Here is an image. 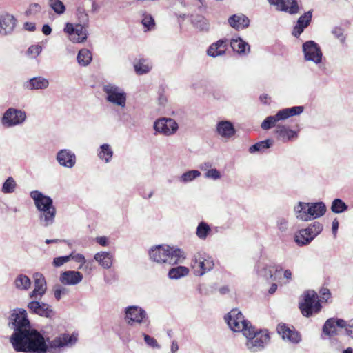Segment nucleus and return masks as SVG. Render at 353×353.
<instances>
[{
	"label": "nucleus",
	"mask_w": 353,
	"mask_h": 353,
	"mask_svg": "<svg viewBox=\"0 0 353 353\" xmlns=\"http://www.w3.org/2000/svg\"><path fill=\"white\" fill-rule=\"evenodd\" d=\"M49 86V81L43 77H36L24 82L23 88L27 90H45Z\"/></svg>",
	"instance_id": "nucleus-28"
},
{
	"label": "nucleus",
	"mask_w": 353,
	"mask_h": 353,
	"mask_svg": "<svg viewBox=\"0 0 353 353\" xmlns=\"http://www.w3.org/2000/svg\"><path fill=\"white\" fill-rule=\"evenodd\" d=\"M143 336L144 337V341H145V343L148 346L153 347V348H159L160 347L157 340L154 337H152L148 334H144V333H143Z\"/></svg>",
	"instance_id": "nucleus-52"
},
{
	"label": "nucleus",
	"mask_w": 353,
	"mask_h": 353,
	"mask_svg": "<svg viewBox=\"0 0 353 353\" xmlns=\"http://www.w3.org/2000/svg\"><path fill=\"white\" fill-rule=\"evenodd\" d=\"M96 241L102 246H106L108 239L106 236H99L96 238Z\"/></svg>",
	"instance_id": "nucleus-62"
},
{
	"label": "nucleus",
	"mask_w": 353,
	"mask_h": 353,
	"mask_svg": "<svg viewBox=\"0 0 353 353\" xmlns=\"http://www.w3.org/2000/svg\"><path fill=\"white\" fill-rule=\"evenodd\" d=\"M277 332L284 340H287L292 343H299L301 340V335L297 331L294 329H291L285 325H279Z\"/></svg>",
	"instance_id": "nucleus-22"
},
{
	"label": "nucleus",
	"mask_w": 353,
	"mask_h": 353,
	"mask_svg": "<svg viewBox=\"0 0 353 353\" xmlns=\"http://www.w3.org/2000/svg\"><path fill=\"white\" fill-rule=\"evenodd\" d=\"M63 31L68 35L69 39L73 43L84 42L88 37L87 27L82 24L67 23Z\"/></svg>",
	"instance_id": "nucleus-11"
},
{
	"label": "nucleus",
	"mask_w": 353,
	"mask_h": 353,
	"mask_svg": "<svg viewBox=\"0 0 353 353\" xmlns=\"http://www.w3.org/2000/svg\"><path fill=\"white\" fill-rule=\"evenodd\" d=\"M119 338L125 343L130 342L132 339L129 330L125 328H122L118 332Z\"/></svg>",
	"instance_id": "nucleus-56"
},
{
	"label": "nucleus",
	"mask_w": 353,
	"mask_h": 353,
	"mask_svg": "<svg viewBox=\"0 0 353 353\" xmlns=\"http://www.w3.org/2000/svg\"><path fill=\"white\" fill-rule=\"evenodd\" d=\"M310 203L299 202L294 208L296 218L303 221H310Z\"/></svg>",
	"instance_id": "nucleus-29"
},
{
	"label": "nucleus",
	"mask_w": 353,
	"mask_h": 353,
	"mask_svg": "<svg viewBox=\"0 0 353 353\" xmlns=\"http://www.w3.org/2000/svg\"><path fill=\"white\" fill-rule=\"evenodd\" d=\"M332 33L341 42H344L345 37L343 35V30L342 28L339 27H335L333 28Z\"/></svg>",
	"instance_id": "nucleus-60"
},
{
	"label": "nucleus",
	"mask_w": 353,
	"mask_h": 353,
	"mask_svg": "<svg viewBox=\"0 0 353 353\" xmlns=\"http://www.w3.org/2000/svg\"><path fill=\"white\" fill-rule=\"evenodd\" d=\"M321 299L327 301L330 297V292L327 288H323L320 291Z\"/></svg>",
	"instance_id": "nucleus-61"
},
{
	"label": "nucleus",
	"mask_w": 353,
	"mask_h": 353,
	"mask_svg": "<svg viewBox=\"0 0 353 353\" xmlns=\"http://www.w3.org/2000/svg\"><path fill=\"white\" fill-rule=\"evenodd\" d=\"M345 332L347 335L353 339V323L347 324L346 323Z\"/></svg>",
	"instance_id": "nucleus-64"
},
{
	"label": "nucleus",
	"mask_w": 353,
	"mask_h": 353,
	"mask_svg": "<svg viewBox=\"0 0 353 353\" xmlns=\"http://www.w3.org/2000/svg\"><path fill=\"white\" fill-rule=\"evenodd\" d=\"M307 230L310 233L312 239H314L316 236H318L323 230V225L318 222L315 221L313 223L310 224L307 228Z\"/></svg>",
	"instance_id": "nucleus-49"
},
{
	"label": "nucleus",
	"mask_w": 353,
	"mask_h": 353,
	"mask_svg": "<svg viewBox=\"0 0 353 353\" xmlns=\"http://www.w3.org/2000/svg\"><path fill=\"white\" fill-rule=\"evenodd\" d=\"M270 5L275 6L279 11L294 14L299 12V7L296 0H268Z\"/></svg>",
	"instance_id": "nucleus-16"
},
{
	"label": "nucleus",
	"mask_w": 353,
	"mask_h": 353,
	"mask_svg": "<svg viewBox=\"0 0 353 353\" xmlns=\"http://www.w3.org/2000/svg\"><path fill=\"white\" fill-rule=\"evenodd\" d=\"M227 40L220 39L212 43L207 50V54L209 57L216 58L223 56L227 50Z\"/></svg>",
	"instance_id": "nucleus-26"
},
{
	"label": "nucleus",
	"mask_w": 353,
	"mask_h": 353,
	"mask_svg": "<svg viewBox=\"0 0 353 353\" xmlns=\"http://www.w3.org/2000/svg\"><path fill=\"white\" fill-rule=\"evenodd\" d=\"M348 206L341 199H335L332 203L331 210L334 213L339 214L346 211Z\"/></svg>",
	"instance_id": "nucleus-46"
},
{
	"label": "nucleus",
	"mask_w": 353,
	"mask_h": 353,
	"mask_svg": "<svg viewBox=\"0 0 353 353\" xmlns=\"http://www.w3.org/2000/svg\"><path fill=\"white\" fill-rule=\"evenodd\" d=\"M312 11L309 10L299 18L296 24L294 26L292 31V34L294 37H298L303 32L304 29L310 25V23L312 20Z\"/></svg>",
	"instance_id": "nucleus-25"
},
{
	"label": "nucleus",
	"mask_w": 353,
	"mask_h": 353,
	"mask_svg": "<svg viewBox=\"0 0 353 353\" xmlns=\"http://www.w3.org/2000/svg\"><path fill=\"white\" fill-rule=\"evenodd\" d=\"M213 259L208 254L199 252L194 254L192 261L193 273L196 276H201L210 272L214 268Z\"/></svg>",
	"instance_id": "nucleus-9"
},
{
	"label": "nucleus",
	"mask_w": 353,
	"mask_h": 353,
	"mask_svg": "<svg viewBox=\"0 0 353 353\" xmlns=\"http://www.w3.org/2000/svg\"><path fill=\"white\" fill-rule=\"evenodd\" d=\"M303 110L304 107L302 105L280 110L275 115L267 117L262 122L261 127L263 130L271 129L275 126L276 122L286 120L293 116L299 115L303 112Z\"/></svg>",
	"instance_id": "nucleus-5"
},
{
	"label": "nucleus",
	"mask_w": 353,
	"mask_h": 353,
	"mask_svg": "<svg viewBox=\"0 0 353 353\" xmlns=\"http://www.w3.org/2000/svg\"><path fill=\"white\" fill-rule=\"evenodd\" d=\"M28 308L30 312L43 317L52 319L55 316V312L52 307L45 303L32 301L28 303Z\"/></svg>",
	"instance_id": "nucleus-15"
},
{
	"label": "nucleus",
	"mask_w": 353,
	"mask_h": 353,
	"mask_svg": "<svg viewBox=\"0 0 353 353\" xmlns=\"http://www.w3.org/2000/svg\"><path fill=\"white\" fill-rule=\"evenodd\" d=\"M56 159L61 166L68 168H72L76 163L75 154L68 149L59 150L57 154Z\"/></svg>",
	"instance_id": "nucleus-20"
},
{
	"label": "nucleus",
	"mask_w": 353,
	"mask_h": 353,
	"mask_svg": "<svg viewBox=\"0 0 353 353\" xmlns=\"http://www.w3.org/2000/svg\"><path fill=\"white\" fill-rule=\"evenodd\" d=\"M326 206L323 202L310 203L309 216L310 221L317 219L325 214Z\"/></svg>",
	"instance_id": "nucleus-32"
},
{
	"label": "nucleus",
	"mask_w": 353,
	"mask_h": 353,
	"mask_svg": "<svg viewBox=\"0 0 353 353\" xmlns=\"http://www.w3.org/2000/svg\"><path fill=\"white\" fill-rule=\"evenodd\" d=\"M220 172L216 168L208 170L205 173V177L208 179H212L214 180H217L221 178Z\"/></svg>",
	"instance_id": "nucleus-54"
},
{
	"label": "nucleus",
	"mask_w": 353,
	"mask_h": 353,
	"mask_svg": "<svg viewBox=\"0 0 353 353\" xmlns=\"http://www.w3.org/2000/svg\"><path fill=\"white\" fill-rule=\"evenodd\" d=\"M191 22L196 28L201 31H208L210 28L209 21L202 15H192Z\"/></svg>",
	"instance_id": "nucleus-37"
},
{
	"label": "nucleus",
	"mask_w": 353,
	"mask_h": 353,
	"mask_svg": "<svg viewBox=\"0 0 353 353\" xmlns=\"http://www.w3.org/2000/svg\"><path fill=\"white\" fill-rule=\"evenodd\" d=\"M124 319L127 324L133 326L135 324L148 327L150 320L147 312L137 305L128 306L124 309Z\"/></svg>",
	"instance_id": "nucleus-3"
},
{
	"label": "nucleus",
	"mask_w": 353,
	"mask_h": 353,
	"mask_svg": "<svg viewBox=\"0 0 353 353\" xmlns=\"http://www.w3.org/2000/svg\"><path fill=\"white\" fill-rule=\"evenodd\" d=\"M189 274V269L185 266H176L171 268L168 273L169 279L177 280L187 276Z\"/></svg>",
	"instance_id": "nucleus-36"
},
{
	"label": "nucleus",
	"mask_w": 353,
	"mask_h": 353,
	"mask_svg": "<svg viewBox=\"0 0 353 353\" xmlns=\"http://www.w3.org/2000/svg\"><path fill=\"white\" fill-rule=\"evenodd\" d=\"M17 183L13 177L9 176L3 183L1 191L4 194H11L15 191Z\"/></svg>",
	"instance_id": "nucleus-45"
},
{
	"label": "nucleus",
	"mask_w": 353,
	"mask_h": 353,
	"mask_svg": "<svg viewBox=\"0 0 353 353\" xmlns=\"http://www.w3.org/2000/svg\"><path fill=\"white\" fill-rule=\"evenodd\" d=\"M272 144V140L266 139L251 145L249 148L248 151L250 154H254L256 152H263L266 149L270 148Z\"/></svg>",
	"instance_id": "nucleus-39"
},
{
	"label": "nucleus",
	"mask_w": 353,
	"mask_h": 353,
	"mask_svg": "<svg viewBox=\"0 0 353 353\" xmlns=\"http://www.w3.org/2000/svg\"><path fill=\"white\" fill-rule=\"evenodd\" d=\"M26 119L25 111L14 108H9L1 117V124L5 128H12L23 124Z\"/></svg>",
	"instance_id": "nucleus-10"
},
{
	"label": "nucleus",
	"mask_w": 353,
	"mask_h": 353,
	"mask_svg": "<svg viewBox=\"0 0 353 353\" xmlns=\"http://www.w3.org/2000/svg\"><path fill=\"white\" fill-rule=\"evenodd\" d=\"M113 156V150L111 146L108 143L102 144L98 152L99 158L105 163H109Z\"/></svg>",
	"instance_id": "nucleus-38"
},
{
	"label": "nucleus",
	"mask_w": 353,
	"mask_h": 353,
	"mask_svg": "<svg viewBox=\"0 0 353 353\" xmlns=\"http://www.w3.org/2000/svg\"><path fill=\"white\" fill-rule=\"evenodd\" d=\"M31 199L34 201L35 207L39 212L47 211L55 208L53 205V200L49 196L43 194L38 190L31 191L30 193Z\"/></svg>",
	"instance_id": "nucleus-13"
},
{
	"label": "nucleus",
	"mask_w": 353,
	"mask_h": 353,
	"mask_svg": "<svg viewBox=\"0 0 353 353\" xmlns=\"http://www.w3.org/2000/svg\"><path fill=\"white\" fill-rule=\"evenodd\" d=\"M201 173L196 170H192L187 171L181 174L179 178V182L183 184H186L193 181L195 179L199 177Z\"/></svg>",
	"instance_id": "nucleus-43"
},
{
	"label": "nucleus",
	"mask_w": 353,
	"mask_h": 353,
	"mask_svg": "<svg viewBox=\"0 0 353 353\" xmlns=\"http://www.w3.org/2000/svg\"><path fill=\"white\" fill-rule=\"evenodd\" d=\"M153 128L157 133L170 136L176 133L179 125L174 119L162 117L154 121Z\"/></svg>",
	"instance_id": "nucleus-12"
},
{
	"label": "nucleus",
	"mask_w": 353,
	"mask_h": 353,
	"mask_svg": "<svg viewBox=\"0 0 353 353\" xmlns=\"http://www.w3.org/2000/svg\"><path fill=\"white\" fill-rule=\"evenodd\" d=\"M299 308L305 317L319 313L321 310V305L316 292L314 290L305 292L303 294V301L299 303Z\"/></svg>",
	"instance_id": "nucleus-6"
},
{
	"label": "nucleus",
	"mask_w": 353,
	"mask_h": 353,
	"mask_svg": "<svg viewBox=\"0 0 353 353\" xmlns=\"http://www.w3.org/2000/svg\"><path fill=\"white\" fill-rule=\"evenodd\" d=\"M276 225L281 232H285L288 230V222L286 219L280 217L277 219Z\"/></svg>",
	"instance_id": "nucleus-57"
},
{
	"label": "nucleus",
	"mask_w": 353,
	"mask_h": 353,
	"mask_svg": "<svg viewBox=\"0 0 353 353\" xmlns=\"http://www.w3.org/2000/svg\"><path fill=\"white\" fill-rule=\"evenodd\" d=\"M17 25L16 18L9 13L0 14V34L6 36L12 34Z\"/></svg>",
	"instance_id": "nucleus-18"
},
{
	"label": "nucleus",
	"mask_w": 353,
	"mask_h": 353,
	"mask_svg": "<svg viewBox=\"0 0 353 353\" xmlns=\"http://www.w3.org/2000/svg\"><path fill=\"white\" fill-rule=\"evenodd\" d=\"M77 61L82 66H86L91 62L92 56L91 52L85 48L79 51L77 54Z\"/></svg>",
	"instance_id": "nucleus-42"
},
{
	"label": "nucleus",
	"mask_w": 353,
	"mask_h": 353,
	"mask_svg": "<svg viewBox=\"0 0 353 353\" xmlns=\"http://www.w3.org/2000/svg\"><path fill=\"white\" fill-rule=\"evenodd\" d=\"M339 228V221L336 219H334L332 221V230L334 237L336 236L337 231Z\"/></svg>",
	"instance_id": "nucleus-63"
},
{
	"label": "nucleus",
	"mask_w": 353,
	"mask_h": 353,
	"mask_svg": "<svg viewBox=\"0 0 353 353\" xmlns=\"http://www.w3.org/2000/svg\"><path fill=\"white\" fill-rule=\"evenodd\" d=\"M312 240V237L307 228L300 230L294 235V241L299 246L308 245Z\"/></svg>",
	"instance_id": "nucleus-35"
},
{
	"label": "nucleus",
	"mask_w": 353,
	"mask_h": 353,
	"mask_svg": "<svg viewBox=\"0 0 353 353\" xmlns=\"http://www.w3.org/2000/svg\"><path fill=\"white\" fill-rule=\"evenodd\" d=\"M34 288L30 293V296L32 299H37L41 297L46 291V282L42 274L37 272L34 274Z\"/></svg>",
	"instance_id": "nucleus-23"
},
{
	"label": "nucleus",
	"mask_w": 353,
	"mask_h": 353,
	"mask_svg": "<svg viewBox=\"0 0 353 353\" xmlns=\"http://www.w3.org/2000/svg\"><path fill=\"white\" fill-rule=\"evenodd\" d=\"M10 326L14 330L10 342L17 352L26 353H56L57 348L74 345L77 341L74 335L63 334L53 339L48 347L44 337L34 329H31L27 312L19 310L11 314Z\"/></svg>",
	"instance_id": "nucleus-1"
},
{
	"label": "nucleus",
	"mask_w": 353,
	"mask_h": 353,
	"mask_svg": "<svg viewBox=\"0 0 353 353\" xmlns=\"http://www.w3.org/2000/svg\"><path fill=\"white\" fill-rule=\"evenodd\" d=\"M230 46L239 54H247L250 52V45L240 37L232 39Z\"/></svg>",
	"instance_id": "nucleus-33"
},
{
	"label": "nucleus",
	"mask_w": 353,
	"mask_h": 353,
	"mask_svg": "<svg viewBox=\"0 0 353 353\" xmlns=\"http://www.w3.org/2000/svg\"><path fill=\"white\" fill-rule=\"evenodd\" d=\"M298 131L292 130L289 127L283 125H278L275 133L279 140L283 143L292 141L298 138Z\"/></svg>",
	"instance_id": "nucleus-21"
},
{
	"label": "nucleus",
	"mask_w": 353,
	"mask_h": 353,
	"mask_svg": "<svg viewBox=\"0 0 353 353\" xmlns=\"http://www.w3.org/2000/svg\"><path fill=\"white\" fill-rule=\"evenodd\" d=\"M41 6L37 3H32L25 12L26 16H35L41 11Z\"/></svg>",
	"instance_id": "nucleus-50"
},
{
	"label": "nucleus",
	"mask_w": 353,
	"mask_h": 353,
	"mask_svg": "<svg viewBox=\"0 0 353 353\" xmlns=\"http://www.w3.org/2000/svg\"><path fill=\"white\" fill-rule=\"evenodd\" d=\"M42 50V47L40 45H32L28 49V53L33 58H36Z\"/></svg>",
	"instance_id": "nucleus-55"
},
{
	"label": "nucleus",
	"mask_w": 353,
	"mask_h": 353,
	"mask_svg": "<svg viewBox=\"0 0 353 353\" xmlns=\"http://www.w3.org/2000/svg\"><path fill=\"white\" fill-rule=\"evenodd\" d=\"M70 260V256H69V255L56 257L53 260V265L55 267H60V266L63 265L64 263L68 262Z\"/></svg>",
	"instance_id": "nucleus-58"
},
{
	"label": "nucleus",
	"mask_w": 353,
	"mask_h": 353,
	"mask_svg": "<svg viewBox=\"0 0 353 353\" xmlns=\"http://www.w3.org/2000/svg\"><path fill=\"white\" fill-rule=\"evenodd\" d=\"M248 333L244 335L247 338L246 347L251 352H257L263 350L269 342L270 336L267 331L256 330L252 325L248 330Z\"/></svg>",
	"instance_id": "nucleus-4"
},
{
	"label": "nucleus",
	"mask_w": 353,
	"mask_h": 353,
	"mask_svg": "<svg viewBox=\"0 0 353 353\" xmlns=\"http://www.w3.org/2000/svg\"><path fill=\"white\" fill-rule=\"evenodd\" d=\"M113 255L108 252H99L94 254V259L105 269H110L113 263Z\"/></svg>",
	"instance_id": "nucleus-30"
},
{
	"label": "nucleus",
	"mask_w": 353,
	"mask_h": 353,
	"mask_svg": "<svg viewBox=\"0 0 353 353\" xmlns=\"http://www.w3.org/2000/svg\"><path fill=\"white\" fill-rule=\"evenodd\" d=\"M279 267H272L262 263H259L256 266V272L259 276L268 279L274 280L273 278V271H279Z\"/></svg>",
	"instance_id": "nucleus-34"
},
{
	"label": "nucleus",
	"mask_w": 353,
	"mask_h": 353,
	"mask_svg": "<svg viewBox=\"0 0 353 353\" xmlns=\"http://www.w3.org/2000/svg\"><path fill=\"white\" fill-rule=\"evenodd\" d=\"M142 17L141 23L143 26L147 30H152L155 26V22L152 15L145 12L142 14Z\"/></svg>",
	"instance_id": "nucleus-48"
},
{
	"label": "nucleus",
	"mask_w": 353,
	"mask_h": 353,
	"mask_svg": "<svg viewBox=\"0 0 353 353\" xmlns=\"http://www.w3.org/2000/svg\"><path fill=\"white\" fill-rule=\"evenodd\" d=\"M49 6L58 14H61L65 11V7L60 0H49Z\"/></svg>",
	"instance_id": "nucleus-47"
},
{
	"label": "nucleus",
	"mask_w": 353,
	"mask_h": 353,
	"mask_svg": "<svg viewBox=\"0 0 353 353\" xmlns=\"http://www.w3.org/2000/svg\"><path fill=\"white\" fill-rule=\"evenodd\" d=\"M215 131L219 136L225 139H230L236 134L234 126L230 121H220L217 122Z\"/></svg>",
	"instance_id": "nucleus-19"
},
{
	"label": "nucleus",
	"mask_w": 353,
	"mask_h": 353,
	"mask_svg": "<svg viewBox=\"0 0 353 353\" xmlns=\"http://www.w3.org/2000/svg\"><path fill=\"white\" fill-rule=\"evenodd\" d=\"M102 90L108 102L121 108L125 106L127 96L123 89L114 84L106 83L103 85Z\"/></svg>",
	"instance_id": "nucleus-8"
},
{
	"label": "nucleus",
	"mask_w": 353,
	"mask_h": 353,
	"mask_svg": "<svg viewBox=\"0 0 353 353\" xmlns=\"http://www.w3.org/2000/svg\"><path fill=\"white\" fill-rule=\"evenodd\" d=\"M77 17L79 19V23L77 24H82L84 26L87 27L89 18L88 15L84 12V10H78Z\"/></svg>",
	"instance_id": "nucleus-53"
},
{
	"label": "nucleus",
	"mask_w": 353,
	"mask_h": 353,
	"mask_svg": "<svg viewBox=\"0 0 353 353\" xmlns=\"http://www.w3.org/2000/svg\"><path fill=\"white\" fill-rule=\"evenodd\" d=\"M337 327H346V321L341 319L330 318L324 323L322 331L324 334L332 337L338 334Z\"/></svg>",
	"instance_id": "nucleus-17"
},
{
	"label": "nucleus",
	"mask_w": 353,
	"mask_h": 353,
	"mask_svg": "<svg viewBox=\"0 0 353 353\" xmlns=\"http://www.w3.org/2000/svg\"><path fill=\"white\" fill-rule=\"evenodd\" d=\"M150 259L158 263L175 265L184 259L183 252L177 248L166 245H159L152 248L149 251Z\"/></svg>",
	"instance_id": "nucleus-2"
},
{
	"label": "nucleus",
	"mask_w": 353,
	"mask_h": 353,
	"mask_svg": "<svg viewBox=\"0 0 353 353\" xmlns=\"http://www.w3.org/2000/svg\"><path fill=\"white\" fill-rule=\"evenodd\" d=\"M225 321L232 331L241 332L243 335H250L248 333V330L252 326V324L245 319L243 315L238 309H232L225 316Z\"/></svg>",
	"instance_id": "nucleus-7"
},
{
	"label": "nucleus",
	"mask_w": 353,
	"mask_h": 353,
	"mask_svg": "<svg viewBox=\"0 0 353 353\" xmlns=\"http://www.w3.org/2000/svg\"><path fill=\"white\" fill-rule=\"evenodd\" d=\"M303 51L305 60L318 64L321 62L322 52L320 47L313 41H306L303 44Z\"/></svg>",
	"instance_id": "nucleus-14"
},
{
	"label": "nucleus",
	"mask_w": 353,
	"mask_h": 353,
	"mask_svg": "<svg viewBox=\"0 0 353 353\" xmlns=\"http://www.w3.org/2000/svg\"><path fill=\"white\" fill-rule=\"evenodd\" d=\"M31 281L29 277L25 274H19L14 280V286L19 290H27L30 288Z\"/></svg>",
	"instance_id": "nucleus-40"
},
{
	"label": "nucleus",
	"mask_w": 353,
	"mask_h": 353,
	"mask_svg": "<svg viewBox=\"0 0 353 353\" xmlns=\"http://www.w3.org/2000/svg\"><path fill=\"white\" fill-rule=\"evenodd\" d=\"M83 279V274L78 271L68 270L61 273L59 277L60 282L64 285H74L79 283Z\"/></svg>",
	"instance_id": "nucleus-24"
},
{
	"label": "nucleus",
	"mask_w": 353,
	"mask_h": 353,
	"mask_svg": "<svg viewBox=\"0 0 353 353\" xmlns=\"http://www.w3.org/2000/svg\"><path fill=\"white\" fill-rule=\"evenodd\" d=\"M210 231V225L207 223L202 221L199 223L196 228V234L200 239L205 240Z\"/></svg>",
	"instance_id": "nucleus-44"
},
{
	"label": "nucleus",
	"mask_w": 353,
	"mask_h": 353,
	"mask_svg": "<svg viewBox=\"0 0 353 353\" xmlns=\"http://www.w3.org/2000/svg\"><path fill=\"white\" fill-rule=\"evenodd\" d=\"M229 25L236 30H243L250 25V19L243 14H235L228 18Z\"/></svg>",
	"instance_id": "nucleus-27"
},
{
	"label": "nucleus",
	"mask_w": 353,
	"mask_h": 353,
	"mask_svg": "<svg viewBox=\"0 0 353 353\" xmlns=\"http://www.w3.org/2000/svg\"><path fill=\"white\" fill-rule=\"evenodd\" d=\"M57 214L56 208L39 212V221L41 225L48 227L55 222V216Z\"/></svg>",
	"instance_id": "nucleus-31"
},
{
	"label": "nucleus",
	"mask_w": 353,
	"mask_h": 353,
	"mask_svg": "<svg viewBox=\"0 0 353 353\" xmlns=\"http://www.w3.org/2000/svg\"><path fill=\"white\" fill-rule=\"evenodd\" d=\"M70 256V259L74 260L75 262L80 263L81 265L79 267V269L82 268L83 265H84L86 262L84 256L81 254H71L69 255Z\"/></svg>",
	"instance_id": "nucleus-59"
},
{
	"label": "nucleus",
	"mask_w": 353,
	"mask_h": 353,
	"mask_svg": "<svg viewBox=\"0 0 353 353\" xmlns=\"http://www.w3.org/2000/svg\"><path fill=\"white\" fill-rule=\"evenodd\" d=\"M134 67L137 74H143L149 72L152 66L148 59H140Z\"/></svg>",
	"instance_id": "nucleus-41"
},
{
	"label": "nucleus",
	"mask_w": 353,
	"mask_h": 353,
	"mask_svg": "<svg viewBox=\"0 0 353 353\" xmlns=\"http://www.w3.org/2000/svg\"><path fill=\"white\" fill-rule=\"evenodd\" d=\"M53 292L54 298L57 301H59L61 299L62 295H65L68 293V290L66 288L59 284L54 286Z\"/></svg>",
	"instance_id": "nucleus-51"
}]
</instances>
